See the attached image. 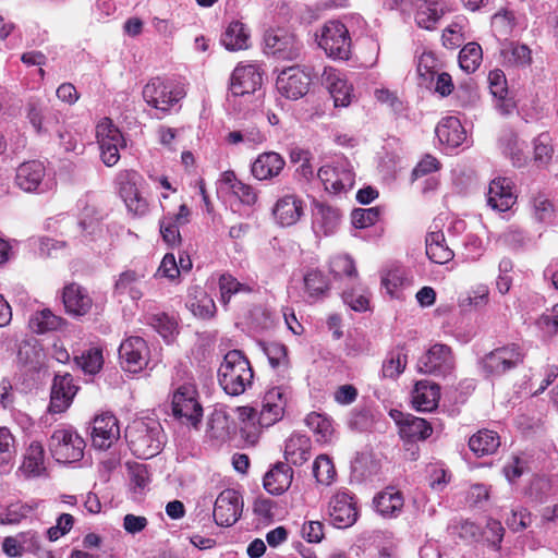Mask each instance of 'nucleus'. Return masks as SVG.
Returning <instances> with one entry per match:
<instances>
[{
	"label": "nucleus",
	"mask_w": 558,
	"mask_h": 558,
	"mask_svg": "<svg viewBox=\"0 0 558 558\" xmlns=\"http://www.w3.org/2000/svg\"><path fill=\"white\" fill-rule=\"evenodd\" d=\"M253 369L240 350L229 351L218 369L221 388L230 396L242 395L252 385Z\"/></svg>",
	"instance_id": "1"
},
{
	"label": "nucleus",
	"mask_w": 558,
	"mask_h": 558,
	"mask_svg": "<svg viewBox=\"0 0 558 558\" xmlns=\"http://www.w3.org/2000/svg\"><path fill=\"white\" fill-rule=\"evenodd\" d=\"M130 449L140 459L157 456L163 447V433L159 423L135 422L126 430Z\"/></svg>",
	"instance_id": "2"
},
{
	"label": "nucleus",
	"mask_w": 558,
	"mask_h": 558,
	"mask_svg": "<svg viewBox=\"0 0 558 558\" xmlns=\"http://www.w3.org/2000/svg\"><path fill=\"white\" fill-rule=\"evenodd\" d=\"M263 41L264 52L277 60L295 61L303 49L302 41L286 27H269L264 33Z\"/></svg>",
	"instance_id": "3"
},
{
	"label": "nucleus",
	"mask_w": 558,
	"mask_h": 558,
	"mask_svg": "<svg viewBox=\"0 0 558 558\" xmlns=\"http://www.w3.org/2000/svg\"><path fill=\"white\" fill-rule=\"evenodd\" d=\"M143 182V177L134 170H122L116 177L119 195L134 217H143L149 209L147 199L141 193Z\"/></svg>",
	"instance_id": "4"
},
{
	"label": "nucleus",
	"mask_w": 558,
	"mask_h": 558,
	"mask_svg": "<svg viewBox=\"0 0 558 558\" xmlns=\"http://www.w3.org/2000/svg\"><path fill=\"white\" fill-rule=\"evenodd\" d=\"M185 96L182 85L161 77H153L143 88L144 100L153 108L167 112Z\"/></svg>",
	"instance_id": "5"
},
{
	"label": "nucleus",
	"mask_w": 558,
	"mask_h": 558,
	"mask_svg": "<svg viewBox=\"0 0 558 558\" xmlns=\"http://www.w3.org/2000/svg\"><path fill=\"white\" fill-rule=\"evenodd\" d=\"M524 357L525 353L519 344L509 343L484 355L481 366L488 376H501L521 365Z\"/></svg>",
	"instance_id": "6"
},
{
	"label": "nucleus",
	"mask_w": 558,
	"mask_h": 558,
	"mask_svg": "<svg viewBox=\"0 0 558 558\" xmlns=\"http://www.w3.org/2000/svg\"><path fill=\"white\" fill-rule=\"evenodd\" d=\"M197 397L196 387L192 384L181 385L172 397L173 415L193 427H197L203 417V407Z\"/></svg>",
	"instance_id": "7"
},
{
	"label": "nucleus",
	"mask_w": 558,
	"mask_h": 558,
	"mask_svg": "<svg viewBox=\"0 0 558 558\" xmlns=\"http://www.w3.org/2000/svg\"><path fill=\"white\" fill-rule=\"evenodd\" d=\"M15 184L27 193H45L52 189L54 182L46 173L44 162L28 160L21 163L15 171Z\"/></svg>",
	"instance_id": "8"
},
{
	"label": "nucleus",
	"mask_w": 558,
	"mask_h": 558,
	"mask_svg": "<svg viewBox=\"0 0 558 558\" xmlns=\"http://www.w3.org/2000/svg\"><path fill=\"white\" fill-rule=\"evenodd\" d=\"M325 52L340 60H348L351 53V38L344 24L338 21L327 22L318 41Z\"/></svg>",
	"instance_id": "9"
},
{
	"label": "nucleus",
	"mask_w": 558,
	"mask_h": 558,
	"mask_svg": "<svg viewBox=\"0 0 558 558\" xmlns=\"http://www.w3.org/2000/svg\"><path fill=\"white\" fill-rule=\"evenodd\" d=\"M49 447L58 461L75 462L84 456L85 441L74 429L60 428L51 435Z\"/></svg>",
	"instance_id": "10"
},
{
	"label": "nucleus",
	"mask_w": 558,
	"mask_h": 558,
	"mask_svg": "<svg viewBox=\"0 0 558 558\" xmlns=\"http://www.w3.org/2000/svg\"><path fill=\"white\" fill-rule=\"evenodd\" d=\"M317 177L327 192L340 194L353 187L355 174L348 160L339 159L332 163L322 166Z\"/></svg>",
	"instance_id": "11"
},
{
	"label": "nucleus",
	"mask_w": 558,
	"mask_h": 558,
	"mask_svg": "<svg viewBox=\"0 0 558 558\" xmlns=\"http://www.w3.org/2000/svg\"><path fill=\"white\" fill-rule=\"evenodd\" d=\"M100 156L107 167H113L120 159L119 148L124 146V138L119 129L108 118L96 128Z\"/></svg>",
	"instance_id": "12"
},
{
	"label": "nucleus",
	"mask_w": 558,
	"mask_h": 558,
	"mask_svg": "<svg viewBox=\"0 0 558 558\" xmlns=\"http://www.w3.org/2000/svg\"><path fill=\"white\" fill-rule=\"evenodd\" d=\"M328 515L333 526L347 529L352 526L359 517L356 501L349 492H337L329 500Z\"/></svg>",
	"instance_id": "13"
},
{
	"label": "nucleus",
	"mask_w": 558,
	"mask_h": 558,
	"mask_svg": "<svg viewBox=\"0 0 558 558\" xmlns=\"http://www.w3.org/2000/svg\"><path fill=\"white\" fill-rule=\"evenodd\" d=\"M311 85V76L299 65L282 70L276 82V87L283 97L298 100L304 97Z\"/></svg>",
	"instance_id": "14"
},
{
	"label": "nucleus",
	"mask_w": 558,
	"mask_h": 558,
	"mask_svg": "<svg viewBox=\"0 0 558 558\" xmlns=\"http://www.w3.org/2000/svg\"><path fill=\"white\" fill-rule=\"evenodd\" d=\"M312 230L316 238L331 236L338 231L342 214L339 208L314 199L312 203Z\"/></svg>",
	"instance_id": "15"
},
{
	"label": "nucleus",
	"mask_w": 558,
	"mask_h": 558,
	"mask_svg": "<svg viewBox=\"0 0 558 558\" xmlns=\"http://www.w3.org/2000/svg\"><path fill=\"white\" fill-rule=\"evenodd\" d=\"M148 356L149 349L142 337H129L119 347L120 364L130 373L141 372L147 365Z\"/></svg>",
	"instance_id": "16"
},
{
	"label": "nucleus",
	"mask_w": 558,
	"mask_h": 558,
	"mask_svg": "<svg viewBox=\"0 0 558 558\" xmlns=\"http://www.w3.org/2000/svg\"><path fill=\"white\" fill-rule=\"evenodd\" d=\"M243 501L240 494L234 489H225L216 498L213 517L220 526H231L241 517Z\"/></svg>",
	"instance_id": "17"
},
{
	"label": "nucleus",
	"mask_w": 558,
	"mask_h": 558,
	"mask_svg": "<svg viewBox=\"0 0 558 558\" xmlns=\"http://www.w3.org/2000/svg\"><path fill=\"white\" fill-rule=\"evenodd\" d=\"M288 399V388L281 384L267 390L258 415V424L269 427L281 420Z\"/></svg>",
	"instance_id": "18"
},
{
	"label": "nucleus",
	"mask_w": 558,
	"mask_h": 558,
	"mask_svg": "<svg viewBox=\"0 0 558 558\" xmlns=\"http://www.w3.org/2000/svg\"><path fill=\"white\" fill-rule=\"evenodd\" d=\"M451 349L446 344H434L417 362V369L424 374L446 375L453 368Z\"/></svg>",
	"instance_id": "19"
},
{
	"label": "nucleus",
	"mask_w": 558,
	"mask_h": 558,
	"mask_svg": "<svg viewBox=\"0 0 558 558\" xmlns=\"http://www.w3.org/2000/svg\"><path fill=\"white\" fill-rule=\"evenodd\" d=\"M262 85V74L254 64H239L232 72L229 84V97H240L256 92Z\"/></svg>",
	"instance_id": "20"
},
{
	"label": "nucleus",
	"mask_w": 558,
	"mask_h": 558,
	"mask_svg": "<svg viewBox=\"0 0 558 558\" xmlns=\"http://www.w3.org/2000/svg\"><path fill=\"white\" fill-rule=\"evenodd\" d=\"M390 415L399 426L401 438L409 442L425 440L433 433L432 425L425 418L404 414L397 410H392Z\"/></svg>",
	"instance_id": "21"
},
{
	"label": "nucleus",
	"mask_w": 558,
	"mask_h": 558,
	"mask_svg": "<svg viewBox=\"0 0 558 558\" xmlns=\"http://www.w3.org/2000/svg\"><path fill=\"white\" fill-rule=\"evenodd\" d=\"M77 389V386L73 384L71 374H56L51 385L49 411L51 413H63L66 411Z\"/></svg>",
	"instance_id": "22"
},
{
	"label": "nucleus",
	"mask_w": 558,
	"mask_h": 558,
	"mask_svg": "<svg viewBox=\"0 0 558 558\" xmlns=\"http://www.w3.org/2000/svg\"><path fill=\"white\" fill-rule=\"evenodd\" d=\"M120 437L118 420L110 413L96 416L93 422L92 440L93 445L106 450Z\"/></svg>",
	"instance_id": "23"
},
{
	"label": "nucleus",
	"mask_w": 558,
	"mask_h": 558,
	"mask_svg": "<svg viewBox=\"0 0 558 558\" xmlns=\"http://www.w3.org/2000/svg\"><path fill=\"white\" fill-rule=\"evenodd\" d=\"M62 302L65 312L73 317L86 315L93 305V299L88 291L75 282L66 284L63 288Z\"/></svg>",
	"instance_id": "24"
},
{
	"label": "nucleus",
	"mask_w": 558,
	"mask_h": 558,
	"mask_svg": "<svg viewBox=\"0 0 558 558\" xmlns=\"http://www.w3.org/2000/svg\"><path fill=\"white\" fill-rule=\"evenodd\" d=\"M512 181L508 178H496L488 186L487 204L497 211H507L515 203Z\"/></svg>",
	"instance_id": "25"
},
{
	"label": "nucleus",
	"mask_w": 558,
	"mask_h": 558,
	"mask_svg": "<svg viewBox=\"0 0 558 558\" xmlns=\"http://www.w3.org/2000/svg\"><path fill=\"white\" fill-rule=\"evenodd\" d=\"M323 82L329 90L336 107H347L350 105L352 86L339 71L332 68H325Z\"/></svg>",
	"instance_id": "26"
},
{
	"label": "nucleus",
	"mask_w": 558,
	"mask_h": 558,
	"mask_svg": "<svg viewBox=\"0 0 558 558\" xmlns=\"http://www.w3.org/2000/svg\"><path fill=\"white\" fill-rule=\"evenodd\" d=\"M190 216L191 210L185 204H182L177 214H167L160 220V233L168 245L174 246L181 242L179 227L186 225L190 221Z\"/></svg>",
	"instance_id": "27"
},
{
	"label": "nucleus",
	"mask_w": 558,
	"mask_h": 558,
	"mask_svg": "<svg viewBox=\"0 0 558 558\" xmlns=\"http://www.w3.org/2000/svg\"><path fill=\"white\" fill-rule=\"evenodd\" d=\"M286 161L281 155L275 151H266L254 160L251 172L257 180H270L278 177L283 170Z\"/></svg>",
	"instance_id": "28"
},
{
	"label": "nucleus",
	"mask_w": 558,
	"mask_h": 558,
	"mask_svg": "<svg viewBox=\"0 0 558 558\" xmlns=\"http://www.w3.org/2000/svg\"><path fill=\"white\" fill-rule=\"evenodd\" d=\"M272 213L281 226H293L303 215V201L295 195H286L277 201Z\"/></svg>",
	"instance_id": "29"
},
{
	"label": "nucleus",
	"mask_w": 558,
	"mask_h": 558,
	"mask_svg": "<svg viewBox=\"0 0 558 558\" xmlns=\"http://www.w3.org/2000/svg\"><path fill=\"white\" fill-rule=\"evenodd\" d=\"M440 398V388L437 384L420 380L412 392V402L417 411L429 412L437 408Z\"/></svg>",
	"instance_id": "30"
},
{
	"label": "nucleus",
	"mask_w": 558,
	"mask_h": 558,
	"mask_svg": "<svg viewBox=\"0 0 558 558\" xmlns=\"http://www.w3.org/2000/svg\"><path fill=\"white\" fill-rule=\"evenodd\" d=\"M498 147L501 153L508 157L512 165L522 167L526 162L524 155L525 143L520 141L518 134L512 129H504L498 138Z\"/></svg>",
	"instance_id": "31"
},
{
	"label": "nucleus",
	"mask_w": 558,
	"mask_h": 558,
	"mask_svg": "<svg viewBox=\"0 0 558 558\" xmlns=\"http://www.w3.org/2000/svg\"><path fill=\"white\" fill-rule=\"evenodd\" d=\"M186 307L201 319H209L216 314V304L213 298L201 287L189 289Z\"/></svg>",
	"instance_id": "32"
},
{
	"label": "nucleus",
	"mask_w": 558,
	"mask_h": 558,
	"mask_svg": "<svg viewBox=\"0 0 558 558\" xmlns=\"http://www.w3.org/2000/svg\"><path fill=\"white\" fill-rule=\"evenodd\" d=\"M292 477V469L287 463L278 462L264 476V487L271 495H281L290 487Z\"/></svg>",
	"instance_id": "33"
},
{
	"label": "nucleus",
	"mask_w": 558,
	"mask_h": 558,
	"mask_svg": "<svg viewBox=\"0 0 558 558\" xmlns=\"http://www.w3.org/2000/svg\"><path fill=\"white\" fill-rule=\"evenodd\" d=\"M436 136L441 144L458 147L465 140V131L456 117L442 118L436 126Z\"/></svg>",
	"instance_id": "34"
},
{
	"label": "nucleus",
	"mask_w": 558,
	"mask_h": 558,
	"mask_svg": "<svg viewBox=\"0 0 558 558\" xmlns=\"http://www.w3.org/2000/svg\"><path fill=\"white\" fill-rule=\"evenodd\" d=\"M250 38L247 26L240 21H233L222 33L220 41L227 50L238 51L250 47Z\"/></svg>",
	"instance_id": "35"
},
{
	"label": "nucleus",
	"mask_w": 558,
	"mask_h": 558,
	"mask_svg": "<svg viewBox=\"0 0 558 558\" xmlns=\"http://www.w3.org/2000/svg\"><path fill=\"white\" fill-rule=\"evenodd\" d=\"M311 440L302 434H292L286 442L284 458L294 465H302L311 457Z\"/></svg>",
	"instance_id": "36"
},
{
	"label": "nucleus",
	"mask_w": 558,
	"mask_h": 558,
	"mask_svg": "<svg viewBox=\"0 0 558 558\" xmlns=\"http://www.w3.org/2000/svg\"><path fill=\"white\" fill-rule=\"evenodd\" d=\"M500 446L499 435L489 429H481L469 439V448L476 457L493 454Z\"/></svg>",
	"instance_id": "37"
},
{
	"label": "nucleus",
	"mask_w": 558,
	"mask_h": 558,
	"mask_svg": "<svg viewBox=\"0 0 558 558\" xmlns=\"http://www.w3.org/2000/svg\"><path fill=\"white\" fill-rule=\"evenodd\" d=\"M373 502L379 514L393 518L401 512L404 500L400 492L389 488L377 494Z\"/></svg>",
	"instance_id": "38"
},
{
	"label": "nucleus",
	"mask_w": 558,
	"mask_h": 558,
	"mask_svg": "<svg viewBox=\"0 0 558 558\" xmlns=\"http://www.w3.org/2000/svg\"><path fill=\"white\" fill-rule=\"evenodd\" d=\"M426 255L436 264H446L454 257V253L446 244L445 235L441 231L427 234Z\"/></svg>",
	"instance_id": "39"
},
{
	"label": "nucleus",
	"mask_w": 558,
	"mask_h": 558,
	"mask_svg": "<svg viewBox=\"0 0 558 558\" xmlns=\"http://www.w3.org/2000/svg\"><path fill=\"white\" fill-rule=\"evenodd\" d=\"M445 14L442 4L437 0H423L415 13V22L418 27L434 29L438 21Z\"/></svg>",
	"instance_id": "40"
},
{
	"label": "nucleus",
	"mask_w": 558,
	"mask_h": 558,
	"mask_svg": "<svg viewBox=\"0 0 558 558\" xmlns=\"http://www.w3.org/2000/svg\"><path fill=\"white\" fill-rule=\"evenodd\" d=\"M260 345L270 366L278 371L282 379H286L289 369V357L286 345L279 342H263Z\"/></svg>",
	"instance_id": "41"
},
{
	"label": "nucleus",
	"mask_w": 558,
	"mask_h": 558,
	"mask_svg": "<svg viewBox=\"0 0 558 558\" xmlns=\"http://www.w3.org/2000/svg\"><path fill=\"white\" fill-rule=\"evenodd\" d=\"M27 476H38L45 471V450L39 441H32L26 449L21 466Z\"/></svg>",
	"instance_id": "42"
},
{
	"label": "nucleus",
	"mask_w": 558,
	"mask_h": 558,
	"mask_svg": "<svg viewBox=\"0 0 558 558\" xmlns=\"http://www.w3.org/2000/svg\"><path fill=\"white\" fill-rule=\"evenodd\" d=\"M407 364L408 356L403 348H396L389 351L383 362L381 377L389 379L398 378L404 372Z\"/></svg>",
	"instance_id": "43"
},
{
	"label": "nucleus",
	"mask_w": 558,
	"mask_h": 558,
	"mask_svg": "<svg viewBox=\"0 0 558 558\" xmlns=\"http://www.w3.org/2000/svg\"><path fill=\"white\" fill-rule=\"evenodd\" d=\"M146 322L151 326L168 343L178 335V323L174 317L167 313L147 314Z\"/></svg>",
	"instance_id": "44"
},
{
	"label": "nucleus",
	"mask_w": 558,
	"mask_h": 558,
	"mask_svg": "<svg viewBox=\"0 0 558 558\" xmlns=\"http://www.w3.org/2000/svg\"><path fill=\"white\" fill-rule=\"evenodd\" d=\"M144 277V272L128 269L120 274L116 281L114 289L120 294H129L132 300H140L143 296V292L137 284Z\"/></svg>",
	"instance_id": "45"
},
{
	"label": "nucleus",
	"mask_w": 558,
	"mask_h": 558,
	"mask_svg": "<svg viewBox=\"0 0 558 558\" xmlns=\"http://www.w3.org/2000/svg\"><path fill=\"white\" fill-rule=\"evenodd\" d=\"M330 272L335 278H347L350 281L357 279V269L355 263L350 255H337L330 259Z\"/></svg>",
	"instance_id": "46"
},
{
	"label": "nucleus",
	"mask_w": 558,
	"mask_h": 558,
	"mask_svg": "<svg viewBox=\"0 0 558 558\" xmlns=\"http://www.w3.org/2000/svg\"><path fill=\"white\" fill-rule=\"evenodd\" d=\"M482 48L476 43L466 44L459 53L460 68L466 73H473L482 62Z\"/></svg>",
	"instance_id": "47"
},
{
	"label": "nucleus",
	"mask_w": 558,
	"mask_h": 558,
	"mask_svg": "<svg viewBox=\"0 0 558 558\" xmlns=\"http://www.w3.org/2000/svg\"><path fill=\"white\" fill-rule=\"evenodd\" d=\"M219 290L221 302L226 305L230 302L232 295L243 292L250 293L252 292V288L247 284L241 283L233 276L229 274H223L219 278Z\"/></svg>",
	"instance_id": "48"
},
{
	"label": "nucleus",
	"mask_w": 558,
	"mask_h": 558,
	"mask_svg": "<svg viewBox=\"0 0 558 558\" xmlns=\"http://www.w3.org/2000/svg\"><path fill=\"white\" fill-rule=\"evenodd\" d=\"M35 507L28 504H11L4 511L0 512V525H12L20 523L27 518Z\"/></svg>",
	"instance_id": "49"
},
{
	"label": "nucleus",
	"mask_w": 558,
	"mask_h": 558,
	"mask_svg": "<svg viewBox=\"0 0 558 558\" xmlns=\"http://www.w3.org/2000/svg\"><path fill=\"white\" fill-rule=\"evenodd\" d=\"M76 364L87 374L98 373L104 364L102 352L100 349L92 348L75 357Z\"/></svg>",
	"instance_id": "50"
},
{
	"label": "nucleus",
	"mask_w": 558,
	"mask_h": 558,
	"mask_svg": "<svg viewBox=\"0 0 558 558\" xmlns=\"http://www.w3.org/2000/svg\"><path fill=\"white\" fill-rule=\"evenodd\" d=\"M306 425L319 436L318 440L327 441L332 434L331 421L316 412L310 413L305 417Z\"/></svg>",
	"instance_id": "51"
},
{
	"label": "nucleus",
	"mask_w": 558,
	"mask_h": 558,
	"mask_svg": "<svg viewBox=\"0 0 558 558\" xmlns=\"http://www.w3.org/2000/svg\"><path fill=\"white\" fill-rule=\"evenodd\" d=\"M313 474L318 483L329 485L336 475L331 460L325 454L317 457L313 464Z\"/></svg>",
	"instance_id": "52"
},
{
	"label": "nucleus",
	"mask_w": 558,
	"mask_h": 558,
	"mask_svg": "<svg viewBox=\"0 0 558 558\" xmlns=\"http://www.w3.org/2000/svg\"><path fill=\"white\" fill-rule=\"evenodd\" d=\"M304 284L311 296H320L328 290V281L318 269H312L304 276Z\"/></svg>",
	"instance_id": "53"
},
{
	"label": "nucleus",
	"mask_w": 558,
	"mask_h": 558,
	"mask_svg": "<svg viewBox=\"0 0 558 558\" xmlns=\"http://www.w3.org/2000/svg\"><path fill=\"white\" fill-rule=\"evenodd\" d=\"M380 214L381 210L379 207L356 208L351 215L352 225L356 229L368 228L378 221Z\"/></svg>",
	"instance_id": "54"
},
{
	"label": "nucleus",
	"mask_w": 558,
	"mask_h": 558,
	"mask_svg": "<svg viewBox=\"0 0 558 558\" xmlns=\"http://www.w3.org/2000/svg\"><path fill=\"white\" fill-rule=\"evenodd\" d=\"M534 217L539 222H549L554 219L553 203L544 195H537L532 201Z\"/></svg>",
	"instance_id": "55"
},
{
	"label": "nucleus",
	"mask_w": 558,
	"mask_h": 558,
	"mask_svg": "<svg viewBox=\"0 0 558 558\" xmlns=\"http://www.w3.org/2000/svg\"><path fill=\"white\" fill-rule=\"evenodd\" d=\"M15 453L14 438L7 427H0V466H7Z\"/></svg>",
	"instance_id": "56"
},
{
	"label": "nucleus",
	"mask_w": 558,
	"mask_h": 558,
	"mask_svg": "<svg viewBox=\"0 0 558 558\" xmlns=\"http://www.w3.org/2000/svg\"><path fill=\"white\" fill-rule=\"evenodd\" d=\"M531 523V513L523 507L512 509L511 514L506 519L507 526L513 532L523 531L530 526Z\"/></svg>",
	"instance_id": "57"
},
{
	"label": "nucleus",
	"mask_w": 558,
	"mask_h": 558,
	"mask_svg": "<svg viewBox=\"0 0 558 558\" xmlns=\"http://www.w3.org/2000/svg\"><path fill=\"white\" fill-rule=\"evenodd\" d=\"M407 282L405 271L402 268L389 270L381 279V284L391 296H396L398 289Z\"/></svg>",
	"instance_id": "58"
},
{
	"label": "nucleus",
	"mask_w": 558,
	"mask_h": 558,
	"mask_svg": "<svg viewBox=\"0 0 558 558\" xmlns=\"http://www.w3.org/2000/svg\"><path fill=\"white\" fill-rule=\"evenodd\" d=\"M74 524V517L69 513H62L58 517L56 525L47 530V537L54 542L71 531Z\"/></svg>",
	"instance_id": "59"
},
{
	"label": "nucleus",
	"mask_w": 558,
	"mask_h": 558,
	"mask_svg": "<svg viewBox=\"0 0 558 558\" xmlns=\"http://www.w3.org/2000/svg\"><path fill=\"white\" fill-rule=\"evenodd\" d=\"M437 59L433 52H423L417 61V73L425 81H433L437 71Z\"/></svg>",
	"instance_id": "60"
},
{
	"label": "nucleus",
	"mask_w": 558,
	"mask_h": 558,
	"mask_svg": "<svg viewBox=\"0 0 558 558\" xmlns=\"http://www.w3.org/2000/svg\"><path fill=\"white\" fill-rule=\"evenodd\" d=\"M155 277H162L170 281L180 277V268L173 254L168 253L163 256Z\"/></svg>",
	"instance_id": "61"
},
{
	"label": "nucleus",
	"mask_w": 558,
	"mask_h": 558,
	"mask_svg": "<svg viewBox=\"0 0 558 558\" xmlns=\"http://www.w3.org/2000/svg\"><path fill=\"white\" fill-rule=\"evenodd\" d=\"M207 433L211 438H223L228 434V418L221 412H216L207 421Z\"/></svg>",
	"instance_id": "62"
},
{
	"label": "nucleus",
	"mask_w": 558,
	"mask_h": 558,
	"mask_svg": "<svg viewBox=\"0 0 558 558\" xmlns=\"http://www.w3.org/2000/svg\"><path fill=\"white\" fill-rule=\"evenodd\" d=\"M489 89L495 98H502L507 96V80L501 70L490 71L488 74Z\"/></svg>",
	"instance_id": "63"
},
{
	"label": "nucleus",
	"mask_w": 558,
	"mask_h": 558,
	"mask_svg": "<svg viewBox=\"0 0 558 558\" xmlns=\"http://www.w3.org/2000/svg\"><path fill=\"white\" fill-rule=\"evenodd\" d=\"M232 193L244 205L252 206L257 202V192L244 182H234L231 185Z\"/></svg>",
	"instance_id": "64"
}]
</instances>
